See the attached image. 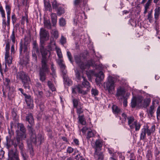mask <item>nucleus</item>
<instances>
[{"instance_id": "1", "label": "nucleus", "mask_w": 160, "mask_h": 160, "mask_svg": "<svg viewBox=\"0 0 160 160\" xmlns=\"http://www.w3.org/2000/svg\"><path fill=\"white\" fill-rule=\"evenodd\" d=\"M42 56V67L40 69L39 72V79L42 82H44L46 79V72L48 71L47 62V55L49 50H47L45 49L43 46H42L40 48Z\"/></svg>"}, {"instance_id": "2", "label": "nucleus", "mask_w": 160, "mask_h": 160, "mask_svg": "<svg viewBox=\"0 0 160 160\" xmlns=\"http://www.w3.org/2000/svg\"><path fill=\"white\" fill-rule=\"evenodd\" d=\"M83 79V81L82 82V85L83 86L87 88L86 91L82 89V87L80 85L76 86L74 88H72V92L76 93L77 92L79 94L82 95H85L88 93L90 89V84L89 82L85 79L83 76H82Z\"/></svg>"}, {"instance_id": "3", "label": "nucleus", "mask_w": 160, "mask_h": 160, "mask_svg": "<svg viewBox=\"0 0 160 160\" xmlns=\"http://www.w3.org/2000/svg\"><path fill=\"white\" fill-rule=\"evenodd\" d=\"M16 77L22 81L23 85L25 89H30L31 80L27 74L23 71H20L17 73Z\"/></svg>"}, {"instance_id": "4", "label": "nucleus", "mask_w": 160, "mask_h": 160, "mask_svg": "<svg viewBox=\"0 0 160 160\" xmlns=\"http://www.w3.org/2000/svg\"><path fill=\"white\" fill-rule=\"evenodd\" d=\"M114 79L112 77H109L107 82L104 83V88L109 93H112L115 90V85Z\"/></svg>"}, {"instance_id": "5", "label": "nucleus", "mask_w": 160, "mask_h": 160, "mask_svg": "<svg viewBox=\"0 0 160 160\" xmlns=\"http://www.w3.org/2000/svg\"><path fill=\"white\" fill-rule=\"evenodd\" d=\"M155 126L152 125L151 128H149L148 125L145 126L144 128L142 129L140 135V139L143 140L146 136V133L148 136L150 135L155 130Z\"/></svg>"}, {"instance_id": "6", "label": "nucleus", "mask_w": 160, "mask_h": 160, "mask_svg": "<svg viewBox=\"0 0 160 160\" xmlns=\"http://www.w3.org/2000/svg\"><path fill=\"white\" fill-rule=\"evenodd\" d=\"M128 125L131 129H133L135 128L136 131H138L141 127L140 124L137 121H134V118L132 116L128 117Z\"/></svg>"}, {"instance_id": "7", "label": "nucleus", "mask_w": 160, "mask_h": 160, "mask_svg": "<svg viewBox=\"0 0 160 160\" xmlns=\"http://www.w3.org/2000/svg\"><path fill=\"white\" fill-rule=\"evenodd\" d=\"M10 44L9 42L6 43L5 48L6 52L5 54V67L6 68H7V64L9 65L12 63V58L9 55Z\"/></svg>"}, {"instance_id": "8", "label": "nucleus", "mask_w": 160, "mask_h": 160, "mask_svg": "<svg viewBox=\"0 0 160 160\" xmlns=\"http://www.w3.org/2000/svg\"><path fill=\"white\" fill-rule=\"evenodd\" d=\"M74 58L76 62L79 65L81 69L84 70L90 67V64L89 62H81V56H76Z\"/></svg>"}, {"instance_id": "9", "label": "nucleus", "mask_w": 160, "mask_h": 160, "mask_svg": "<svg viewBox=\"0 0 160 160\" xmlns=\"http://www.w3.org/2000/svg\"><path fill=\"white\" fill-rule=\"evenodd\" d=\"M25 97V100L27 103L28 108L29 109H32L34 107L33 101L30 95L26 93L23 94Z\"/></svg>"}, {"instance_id": "10", "label": "nucleus", "mask_w": 160, "mask_h": 160, "mask_svg": "<svg viewBox=\"0 0 160 160\" xmlns=\"http://www.w3.org/2000/svg\"><path fill=\"white\" fill-rule=\"evenodd\" d=\"M28 129L30 135V138L31 141L34 143H36V136L35 130L32 127V125H28Z\"/></svg>"}, {"instance_id": "11", "label": "nucleus", "mask_w": 160, "mask_h": 160, "mask_svg": "<svg viewBox=\"0 0 160 160\" xmlns=\"http://www.w3.org/2000/svg\"><path fill=\"white\" fill-rule=\"evenodd\" d=\"M9 158L8 160H20L18 156V153L17 152H14L12 150H10L8 153Z\"/></svg>"}, {"instance_id": "12", "label": "nucleus", "mask_w": 160, "mask_h": 160, "mask_svg": "<svg viewBox=\"0 0 160 160\" xmlns=\"http://www.w3.org/2000/svg\"><path fill=\"white\" fill-rule=\"evenodd\" d=\"M58 47L56 46L55 41L54 40V38L51 37L50 38V42L47 46V48L50 51H54V49H56Z\"/></svg>"}, {"instance_id": "13", "label": "nucleus", "mask_w": 160, "mask_h": 160, "mask_svg": "<svg viewBox=\"0 0 160 160\" xmlns=\"http://www.w3.org/2000/svg\"><path fill=\"white\" fill-rule=\"evenodd\" d=\"M143 99V97L141 96H138L137 98L133 97L131 102L132 107V108L135 107L137 105V101L139 103H141L142 102Z\"/></svg>"}, {"instance_id": "14", "label": "nucleus", "mask_w": 160, "mask_h": 160, "mask_svg": "<svg viewBox=\"0 0 160 160\" xmlns=\"http://www.w3.org/2000/svg\"><path fill=\"white\" fill-rule=\"evenodd\" d=\"M40 38L41 39L47 38L48 39L49 36L48 32L43 28H41L40 32Z\"/></svg>"}, {"instance_id": "15", "label": "nucleus", "mask_w": 160, "mask_h": 160, "mask_svg": "<svg viewBox=\"0 0 160 160\" xmlns=\"http://www.w3.org/2000/svg\"><path fill=\"white\" fill-rule=\"evenodd\" d=\"M94 157L96 160H103L104 155L103 153L98 150H95Z\"/></svg>"}, {"instance_id": "16", "label": "nucleus", "mask_w": 160, "mask_h": 160, "mask_svg": "<svg viewBox=\"0 0 160 160\" xmlns=\"http://www.w3.org/2000/svg\"><path fill=\"white\" fill-rule=\"evenodd\" d=\"M102 145V142L101 140L98 139L96 140L95 143V145L93 148L95 150H101Z\"/></svg>"}, {"instance_id": "17", "label": "nucleus", "mask_w": 160, "mask_h": 160, "mask_svg": "<svg viewBox=\"0 0 160 160\" xmlns=\"http://www.w3.org/2000/svg\"><path fill=\"white\" fill-rule=\"evenodd\" d=\"M27 45L25 42L23 43L22 41H21L20 42V58H21V55L22 51H23L24 52H25L27 50Z\"/></svg>"}, {"instance_id": "18", "label": "nucleus", "mask_w": 160, "mask_h": 160, "mask_svg": "<svg viewBox=\"0 0 160 160\" xmlns=\"http://www.w3.org/2000/svg\"><path fill=\"white\" fill-rule=\"evenodd\" d=\"M104 78L103 73L101 71L97 75L96 78L95 79L96 82L98 84L100 83V82L103 80Z\"/></svg>"}, {"instance_id": "19", "label": "nucleus", "mask_w": 160, "mask_h": 160, "mask_svg": "<svg viewBox=\"0 0 160 160\" xmlns=\"http://www.w3.org/2000/svg\"><path fill=\"white\" fill-rule=\"evenodd\" d=\"M26 137V134L25 132L18 133L17 136L16 137L17 142L18 143H19V141H21L25 139Z\"/></svg>"}, {"instance_id": "20", "label": "nucleus", "mask_w": 160, "mask_h": 160, "mask_svg": "<svg viewBox=\"0 0 160 160\" xmlns=\"http://www.w3.org/2000/svg\"><path fill=\"white\" fill-rule=\"evenodd\" d=\"M26 120L28 121L31 125H32L33 124L34 118L32 113H29L27 115Z\"/></svg>"}, {"instance_id": "21", "label": "nucleus", "mask_w": 160, "mask_h": 160, "mask_svg": "<svg viewBox=\"0 0 160 160\" xmlns=\"http://www.w3.org/2000/svg\"><path fill=\"white\" fill-rule=\"evenodd\" d=\"M125 92V91L124 88L119 87L117 89L116 95L117 97L121 96L123 97Z\"/></svg>"}, {"instance_id": "22", "label": "nucleus", "mask_w": 160, "mask_h": 160, "mask_svg": "<svg viewBox=\"0 0 160 160\" xmlns=\"http://www.w3.org/2000/svg\"><path fill=\"white\" fill-rule=\"evenodd\" d=\"M44 6L45 9L47 11H49L50 12L52 11L51 5L49 1L44 0Z\"/></svg>"}, {"instance_id": "23", "label": "nucleus", "mask_w": 160, "mask_h": 160, "mask_svg": "<svg viewBox=\"0 0 160 160\" xmlns=\"http://www.w3.org/2000/svg\"><path fill=\"white\" fill-rule=\"evenodd\" d=\"M52 22L53 26H55L57 22V17L56 14L54 13H52L51 14Z\"/></svg>"}, {"instance_id": "24", "label": "nucleus", "mask_w": 160, "mask_h": 160, "mask_svg": "<svg viewBox=\"0 0 160 160\" xmlns=\"http://www.w3.org/2000/svg\"><path fill=\"white\" fill-rule=\"evenodd\" d=\"M56 10L57 14L59 16H61L62 14L64 13L65 12L64 8L60 6Z\"/></svg>"}, {"instance_id": "25", "label": "nucleus", "mask_w": 160, "mask_h": 160, "mask_svg": "<svg viewBox=\"0 0 160 160\" xmlns=\"http://www.w3.org/2000/svg\"><path fill=\"white\" fill-rule=\"evenodd\" d=\"M96 134V132L94 130L88 131L87 133V138L89 139L90 138L93 137Z\"/></svg>"}, {"instance_id": "26", "label": "nucleus", "mask_w": 160, "mask_h": 160, "mask_svg": "<svg viewBox=\"0 0 160 160\" xmlns=\"http://www.w3.org/2000/svg\"><path fill=\"white\" fill-rule=\"evenodd\" d=\"M61 69L64 80L66 82H68V78L67 75V71L65 69V66L64 67V68L62 69V68H61Z\"/></svg>"}, {"instance_id": "27", "label": "nucleus", "mask_w": 160, "mask_h": 160, "mask_svg": "<svg viewBox=\"0 0 160 160\" xmlns=\"http://www.w3.org/2000/svg\"><path fill=\"white\" fill-rule=\"evenodd\" d=\"M155 107L154 105H151L149 109L147 110V112L148 115H150L151 117L153 116V114L155 112Z\"/></svg>"}, {"instance_id": "28", "label": "nucleus", "mask_w": 160, "mask_h": 160, "mask_svg": "<svg viewBox=\"0 0 160 160\" xmlns=\"http://www.w3.org/2000/svg\"><path fill=\"white\" fill-rule=\"evenodd\" d=\"M160 14V7H158L155 9V13L154 14V18L157 20Z\"/></svg>"}, {"instance_id": "29", "label": "nucleus", "mask_w": 160, "mask_h": 160, "mask_svg": "<svg viewBox=\"0 0 160 160\" xmlns=\"http://www.w3.org/2000/svg\"><path fill=\"white\" fill-rule=\"evenodd\" d=\"M6 139L7 140V148L8 149L11 145H12L13 139H11V138H9L8 136L6 137Z\"/></svg>"}, {"instance_id": "30", "label": "nucleus", "mask_w": 160, "mask_h": 160, "mask_svg": "<svg viewBox=\"0 0 160 160\" xmlns=\"http://www.w3.org/2000/svg\"><path fill=\"white\" fill-rule=\"evenodd\" d=\"M18 147L20 150V153L21 154L22 156H23L24 155H26V154L24 153V149H23V145L22 143L19 141V142L18 143Z\"/></svg>"}, {"instance_id": "31", "label": "nucleus", "mask_w": 160, "mask_h": 160, "mask_svg": "<svg viewBox=\"0 0 160 160\" xmlns=\"http://www.w3.org/2000/svg\"><path fill=\"white\" fill-rule=\"evenodd\" d=\"M78 118L79 121L81 124L82 125H85L86 124V122L83 115H79Z\"/></svg>"}, {"instance_id": "32", "label": "nucleus", "mask_w": 160, "mask_h": 160, "mask_svg": "<svg viewBox=\"0 0 160 160\" xmlns=\"http://www.w3.org/2000/svg\"><path fill=\"white\" fill-rule=\"evenodd\" d=\"M91 93L92 96L95 97L98 95L99 92L96 88H92L91 90Z\"/></svg>"}, {"instance_id": "33", "label": "nucleus", "mask_w": 160, "mask_h": 160, "mask_svg": "<svg viewBox=\"0 0 160 160\" xmlns=\"http://www.w3.org/2000/svg\"><path fill=\"white\" fill-rule=\"evenodd\" d=\"M52 3L53 9L56 10L60 6V4L58 3L56 0H54V1L52 2Z\"/></svg>"}, {"instance_id": "34", "label": "nucleus", "mask_w": 160, "mask_h": 160, "mask_svg": "<svg viewBox=\"0 0 160 160\" xmlns=\"http://www.w3.org/2000/svg\"><path fill=\"white\" fill-rule=\"evenodd\" d=\"M44 25L45 28L48 29H51V25L50 22L49 20H45Z\"/></svg>"}, {"instance_id": "35", "label": "nucleus", "mask_w": 160, "mask_h": 160, "mask_svg": "<svg viewBox=\"0 0 160 160\" xmlns=\"http://www.w3.org/2000/svg\"><path fill=\"white\" fill-rule=\"evenodd\" d=\"M112 110L115 113H118L121 112V109L116 105H113L112 107Z\"/></svg>"}, {"instance_id": "36", "label": "nucleus", "mask_w": 160, "mask_h": 160, "mask_svg": "<svg viewBox=\"0 0 160 160\" xmlns=\"http://www.w3.org/2000/svg\"><path fill=\"white\" fill-rule=\"evenodd\" d=\"M48 85L50 89L52 91H55L56 88L54 85L50 81H48Z\"/></svg>"}, {"instance_id": "37", "label": "nucleus", "mask_w": 160, "mask_h": 160, "mask_svg": "<svg viewBox=\"0 0 160 160\" xmlns=\"http://www.w3.org/2000/svg\"><path fill=\"white\" fill-rule=\"evenodd\" d=\"M43 140V138L42 135L41 134H38L37 137H36V142H38L41 144Z\"/></svg>"}, {"instance_id": "38", "label": "nucleus", "mask_w": 160, "mask_h": 160, "mask_svg": "<svg viewBox=\"0 0 160 160\" xmlns=\"http://www.w3.org/2000/svg\"><path fill=\"white\" fill-rule=\"evenodd\" d=\"M15 32L14 29H13L12 30V34L10 36V38L11 40H12V43L13 44H14L15 43Z\"/></svg>"}, {"instance_id": "39", "label": "nucleus", "mask_w": 160, "mask_h": 160, "mask_svg": "<svg viewBox=\"0 0 160 160\" xmlns=\"http://www.w3.org/2000/svg\"><path fill=\"white\" fill-rule=\"evenodd\" d=\"M76 108H77V113L78 115H80V114L82 113L83 112V111L82 109L83 107L82 105H80V106L78 105Z\"/></svg>"}, {"instance_id": "40", "label": "nucleus", "mask_w": 160, "mask_h": 160, "mask_svg": "<svg viewBox=\"0 0 160 160\" xmlns=\"http://www.w3.org/2000/svg\"><path fill=\"white\" fill-rule=\"evenodd\" d=\"M59 25L60 26L63 27L66 24V21L63 18H61L59 21Z\"/></svg>"}, {"instance_id": "41", "label": "nucleus", "mask_w": 160, "mask_h": 160, "mask_svg": "<svg viewBox=\"0 0 160 160\" xmlns=\"http://www.w3.org/2000/svg\"><path fill=\"white\" fill-rule=\"evenodd\" d=\"M51 33L56 39H57L58 38V30L56 29L52 30Z\"/></svg>"}, {"instance_id": "42", "label": "nucleus", "mask_w": 160, "mask_h": 160, "mask_svg": "<svg viewBox=\"0 0 160 160\" xmlns=\"http://www.w3.org/2000/svg\"><path fill=\"white\" fill-rule=\"evenodd\" d=\"M55 50L58 58H62V55L60 49L58 47Z\"/></svg>"}, {"instance_id": "43", "label": "nucleus", "mask_w": 160, "mask_h": 160, "mask_svg": "<svg viewBox=\"0 0 160 160\" xmlns=\"http://www.w3.org/2000/svg\"><path fill=\"white\" fill-rule=\"evenodd\" d=\"M35 93L38 96V98H41L43 97V92L42 91H36L35 92Z\"/></svg>"}, {"instance_id": "44", "label": "nucleus", "mask_w": 160, "mask_h": 160, "mask_svg": "<svg viewBox=\"0 0 160 160\" xmlns=\"http://www.w3.org/2000/svg\"><path fill=\"white\" fill-rule=\"evenodd\" d=\"M150 102V100L149 98H146L144 99V104H143V106L144 107H146L148 106Z\"/></svg>"}, {"instance_id": "45", "label": "nucleus", "mask_w": 160, "mask_h": 160, "mask_svg": "<svg viewBox=\"0 0 160 160\" xmlns=\"http://www.w3.org/2000/svg\"><path fill=\"white\" fill-rule=\"evenodd\" d=\"M60 43L62 45H63L66 42V39L63 36H62L60 40Z\"/></svg>"}, {"instance_id": "46", "label": "nucleus", "mask_w": 160, "mask_h": 160, "mask_svg": "<svg viewBox=\"0 0 160 160\" xmlns=\"http://www.w3.org/2000/svg\"><path fill=\"white\" fill-rule=\"evenodd\" d=\"M150 5V4L148 3H146L144 6V11L143 12L144 14H146L148 11V9L149 8V7Z\"/></svg>"}, {"instance_id": "47", "label": "nucleus", "mask_w": 160, "mask_h": 160, "mask_svg": "<svg viewBox=\"0 0 160 160\" xmlns=\"http://www.w3.org/2000/svg\"><path fill=\"white\" fill-rule=\"evenodd\" d=\"M6 9L7 15H10L11 13V9L10 6L8 5H6Z\"/></svg>"}, {"instance_id": "48", "label": "nucleus", "mask_w": 160, "mask_h": 160, "mask_svg": "<svg viewBox=\"0 0 160 160\" xmlns=\"http://www.w3.org/2000/svg\"><path fill=\"white\" fill-rule=\"evenodd\" d=\"M67 55L70 62L72 63V62H73V61L72 60V58L70 52H69V51H67Z\"/></svg>"}, {"instance_id": "49", "label": "nucleus", "mask_w": 160, "mask_h": 160, "mask_svg": "<svg viewBox=\"0 0 160 160\" xmlns=\"http://www.w3.org/2000/svg\"><path fill=\"white\" fill-rule=\"evenodd\" d=\"M18 126L19 127L20 130L22 132H25L26 130L25 127H24L23 124H20L18 125Z\"/></svg>"}, {"instance_id": "50", "label": "nucleus", "mask_w": 160, "mask_h": 160, "mask_svg": "<svg viewBox=\"0 0 160 160\" xmlns=\"http://www.w3.org/2000/svg\"><path fill=\"white\" fill-rule=\"evenodd\" d=\"M12 117L14 118H16L17 116V113L16 112V110L15 109H13L12 111Z\"/></svg>"}, {"instance_id": "51", "label": "nucleus", "mask_w": 160, "mask_h": 160, "mask_svg": "<svg viewBox=\"0 0 160 160\" xmlns=\"http://www.w3.org/2000/svg\"><path fill=\"white\" fill-rule=\"evenodd\" d=\"M12 22L13 24L14 25L15 23L16 22L17 20V18L16 17L15 14H13L12 16Z\"/></svg>"}, {"instance_id": "52", "label": "nucleus", "mask_w": 160, "mask_h": 160, "mask_svg": "<svg viewBox=\"0 0 160 160\" xmlns=\"http://www.w3.org/2000/svg\"><path fill=\"white\" fill-rule=\"evenodd\" d=\"M157 117L158 119H160V107H158L157 111Z\"/></svg>"}, {"instance_id": "53", "label": "nucleus", "mask_w": 160, "mask_h": 160, "mask_svg": "<svg viewBox=\"0 0 160 160\" xmlns=\"http://www.w3.org/2000/svg\"><path fill=\"white\" fill-rule=\"evenodd\" d=\"M13 143H12V145H13L14 147L15 148H16V149L18 145V142L16 140V138L15 139H13Z\"/></svg>"}, {"instance_id": "54", "label": "nucleus", "mask_w": 160, "mask_h": 160, "mask_svg": "<svg viewBox=\"0 0 160 160\" xmlns=\"http://www.w3.org/2000/svg\"><path fill=\"white\" fill-rule=\"evenodd\" d=\"M73 103L74 107L76 108L78 106V101L76 99H73Z\"/></svg>"}, {"instance_id": "55", "label": "nucleus", "mask_w": 160, "mask_h": 160, "mask_svg": "<svg viewBox=\"0 0 160 160\" xmlns=\"http://www.w3.org/2000/svg\"><path fill=\"white\" fill-rule=\"evenodd\" d=\"M148 19L150 23H152V15H151V14H148Z\"/></svg>"}, {"instance_id": "56", "label": "nucleus", "mask_w": 160, "mask_h": 160, "mask_svg": "<svg viewBox=\"0 0 160 160\" xmlns=\"http://www.w3.org/2000/svg\"><path fill=\"white\" fill-rule=\"evenodd\" d=\"M58 63L60 67L61 68H64V67L65 66V65L62 63V60H59L58 61Z\"/></svg>"}, {"instance_id": "57", "label": "nucleus", "mask_w": 160, "mask_h": 160, "mask_svg": "<svg viewBox=\"0 0 160 160\" xmlns=\"http://www.w3.org/2000/svg\"><path fill=\"white\" fill-rule=\"evenodd\" d=\"M51 69L52 72V74H55V68L54 67V65L53 63H52L51 64Z\"/></svg>"}, {"instance_id": "58", "label": "nucleus", "mask_w": 160, "mask_h": 160, "mask_svg": "<svg viewBox=\"0 0 160 160\" xmlns=\"http://www.w3.org/2000/svg\"><path fill=\"white\" fill-rule=\"evenodd\" d=\"M76 75L78 80L80 81L81 79L80 73L78 71H77L76 73Z\"/></svg>"}, {"instance_id": "59", "label": "nucleus", "mask_w": 160, "mask_h": 160, "mask_svg": "<svg viewBox=\"0 0 160 160\" xmlns=\"http://www.w3.org/2000/svg\"><path fill=\"white\" fill-rule=\"evenodd\" d=\"M73 149L71 147H69L67 149V152L69 153H70L73 152Z\"/></svg>"}, {"instance_id": "60", "label": "nucleus", "mask_w": 160, "mask_h": 160, "mask_svg": "<svg viewBox=\"0 0 160 160\" xmlns=\"http://www.w3.org/2000/svg\"><path fill=\"white\" fill-rule=\"evenodd\" d=\"M88 128L86 127H84L81 130V131L82 133L84 134H85L86 131H87L88 130Z\"/></svg>"}, {"instance_id": "61", "label": "nucleus", "mask_w": 160, "mask_h": 160, "mask_svg": "<svg viewBox=\"0 0 160 160\" xmlns=\"http://www.w3.org/2000/svg\"><path fill=\"white\" fill-rule=\"evenodd\" d=\"M10 15H7V25L8 26H9L10 23Z\"/></svg>"}, {"instance_id": "62", "label": "nucleus", "mask_w": 160, "mask_h": 160, "mask_svg": "<svg viewBox=\"0 0 160 160\" xmlns=\"http://www.w3.org/2000/svg\"><path fill=\"white\" fill-rule=\"evenodd\" d=\"M81 0H75L74 2V5L75 6L78 5L80 2Z\"/></svg>"}, {"instance_id": "63", "label": "nucleus", "mask_w": 160, "mask_h": 160, "mask_svg": "<svg viewBox=\"0 0 160 160\" xmlns=\"http://www.w3.org/2000/svg\"><path fill=\"white\" fill-rule=\"evenodd\" d=\"M8 132L9 135V137L11 138V137L14 134V132L12 131V130L11 131H10L9 129H8Z\"/></svg>"}, {"instance_id": "64", "label": "nucleus", "mask_w": 160, "mask_h": 160, "mask_svg": "<svg viewBox=\"0 0 160 160\" xmlns=\"http://www.w3.org/2000/svg\"><path fill=\"white\" fill-rule=\"evenodd\" d=\"M37 87L41 88H42V86L40 83L38 82H37L35 85Z\"/></svg>"}]
</instances>
